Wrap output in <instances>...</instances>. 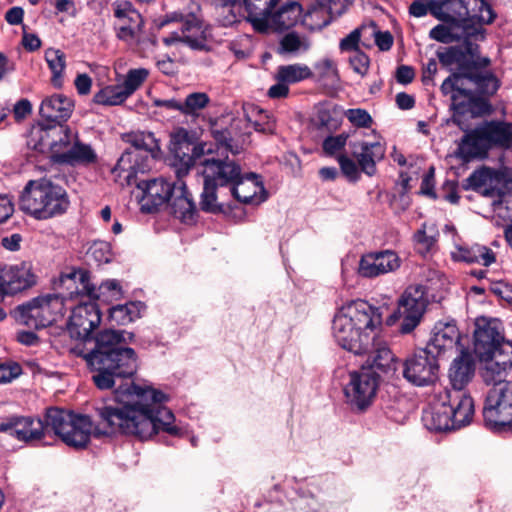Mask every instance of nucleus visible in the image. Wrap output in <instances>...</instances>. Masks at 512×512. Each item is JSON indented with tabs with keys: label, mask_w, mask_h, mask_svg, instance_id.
<instances>
[{
	"label": "nucleus",
	"mask_w": 512,
	"mask_h": 512,
	"mask_svg": "<svg viewBox=\"0 0 512 512\" xmlns=\"http://www.w3.org/2000/svg\"><path fill=\"white\" fill-rule=\"evenodd\" d=\"M133 337L131 332L105 329L96 336L95 347L83 356L94 372L92 379L97 388L111 389L117 380L125 382L115 389L113 403L96 408L105 429L94 427L89 416L74 414L61 439L66 445L85 448L91 435L113 433L132 435L140 440H147L159 431L181 435V429L173 424L174 414L163 406L167 396L150 386L127 381L138 369L136 352L124 346Z\"/></svg>",
	"instance_id": "f257e3e1"
},
{
	"label": "nucleus",
	"mask_w": 512,
	"mask_h": 512,
	"mask_svg": "<svg viewBox=\"0 0 512 512\" xmlns=\"http://www.w3.org/2000/svg\"><path fill=\"white\" fill-rule=\"evenodd\" d=\"M499 88L497 78L488 72L470 71L453 73L447 77L441 92L450 95L451 108L454 111L452 121L462 130H466L464 118H474L490 111V105L483 95H493Z\"/></svg>",
	"instance_id": "f03ea898"
},
{
	"label": "nucleus",
	"mask_w": 512,
	"mask_h": 512,
	"mask_svg": "<svg viewBox=\"0 0 512 512\" xmlns=\"http://www.w3.org/2000/svg\"><path fill=\"white\" fill-rule=\"evenodd\" d=\"M381 323L382 315L378 308L364 300H353L336 312L332 333L343 349L360 355L374 346L375 330Z\"/></svg>",
	"instance_id": "7ed1b4c3"
},
{
	"label": "nucleus",
	"mask_w": 512,
	"mask_h": 512,
	"mask_svg": "<svg viewBox=\"0 0 512 512\" xmlns=\"http://www.w3.org/2000/svg\"><path fill=\"white\" fill-rule=\"evenodd\" d=\"M69 206L65 190L48 179L31 180L20 197V207L37 219L64 213Z\"/></svg>",
	"instance_id": "20e7f679"
},
{
	"label": "nucleus",
	"mask_w": 512,
	"mask_h": 512,
	"mask_svg": "<svg viewBox=\"0 0 512 512\" xmlns=\"http://www.w3.org/2000/svg\"><path fill=\"white\" fill-rule=\"evenodd\" d=\"M458 146L459 154L465 159L485 157L492 147L508 148L512 144V123L492 120L484 121L468 131Z\"/></svg>",
	"instance_id": "39448f33"
},
{
	"label": "nucleus",
	"mask_w": 512,
	"mask_h": 512,
	"mask_svg": "<svg viewBox=\"0 0 512 512\" xmlns=\"http://www.w3.org/2000/svg\"><path fill=\"white\" fill-rule=\"evenodd\" d=\"M430 12L445 22L491 23L495 14L484 0H429Z\"/></svg>",
	"instance_id": "423d86ee"
},
{
	"label": "nucleus",
	"mask_w": 512,
	"mask_h": 512,
	"mask_svg": "<svg viewBox=\"0 0 512 512\" xmlns=\"http://www.w3.org/2000/svg\"><path fill=\"white\" fill-rule=\"evenodd\" d=\"M427 305L426 288L421 284L410 285L399 298L397 309L387 318V325L399 321V332L409 334L420 324Z\"/></svg>",
	"instance_id": "0eeeda50"
},
{
	"label": "nucleus",
	"mask_w": 512,
	"mask_h": 512,
	"mask_svg": "<svg viewBox=\"0 0 512 512\" xmlns=\"http://www.w3.org/2000/svg\"><path fill=\"white\" fill-rule=\"evenodd\" d=\"M64 312L63 297L57 294H48L19 305L16 309V318L24 325L40 329L61 319Z\"/></svg>",
	"instance_id": "6e6552de"
},
{
	"label": "nucleus",
	"mask_w": 512,
	"mask_h": 512,
	"mask_svg": "<svg viewBox=\"0 0 512 512\" xmlns=\"http://www.w3.org/2000/svg\"><path fill=\"white\" fill-rule=\"evenodd\" d=\"M463 187L480 192L486 197H498V203H502L507 194H512V168L482 167L465 180Z\"/></svg>",
	"instance_id": "1a4fd4ad"
},
{
	"label": "nucleus",
	"mask_w": 512,
	"mask_h": 512,
	"mask_svg": "<svg viewBox=\"0 0 512 512\" xmlns=\"http://www.w3.org/2000/svg\"><path fill=\"white\" fill-rule=\"evenodd\" d=\"M489 390L483 417L486 426L493 430H500L512 425V382H492Z\"/></svg>",
	"instance_id": "9d476101"
},
{
	"label": "nucleus",
	"mask_w": 512,
	"mask_h": 512,
	"mask_svg": "<svg viewBox=\"0 0 512 512\" xmlns=\"http://www.w3.org/2000/svg\"><path fill=\"white\" fill-rule=\"evenodd\" d=\"M127 142L132 148L126 150L114 167V171H128L127 178L132 172L144 170L148 164L138 163V159L148 162L149 159H155L160 153L159 141L151 132H134L127 135Z\"/></svg>",
	"instance_id": "9b49d317"
},
{
	"label": "nucleus",
	"mask_w": 512,
	"mask_h": 512,
	"mask_svg": "<svg viewBox=\"0 0 512 512\" xmlns=\"http://www.w3.org/2000/svg\"><path fill=\"white\" fill-rule=\"evenodd\" d=\"M170 23H178L179 29L173 31L165 39V43L170 45L176 42H183L193 50L203 51L207 49L206 36L199 19L193 15H183L173 12L161 18L158 22L160 28Z\"/></svg>",
	"instance_id": "f8f14e48"
},
{
	"label": "nucleus",
	"mask_w": 512,
	"mask_h": 512,
	"mask_svg": "<svg viewBox=\"0 0 512 512\" xmlns=\"http://www.w3.org/2000/svg\"><path fill=\"white\" fill-rule=\"evenodd\" d=\"M378 385L379 379L374 371L350 372L343 387L346 402L354 409L365 410L375 398Z\"/></svg>",
	"instance_id": "ddd939ff"
},
{
	"label": "nucleus",
	"mask_w": 512,
	"mask_h": 512,
	"mask_svg": "<svg viewBox=\"0 0 512 512\" xmlns=\"http://www.w3.org/2000/svg\"><path fill=\"white\" fill-rule=\"evenodd\" d=\"M403 366L404 378L415 386H428L438 379L437 358L425 348L408 357Z\"/></svg>",
	"instance_id": "4468645a"
},
{
	"label": "nucleus",
	"mask_w": 512,
	"mask_h": 512,
	"mask_svg": "<svg viewBox=\"0 0 512 512\" xmlns=\"http://www.w3.org/2000/svg\"><path fill=\"white\" fill-rule=\"evenodd\" d=\"M36 283L31 264L20 262L0 267V296H14Z\"/></svg>",
	"instance_id": "2eb2a0df"
},
{
	"label": "nucleus",
	"mask_w": 512,
	"mask_h": 512,
	"mask_svg": "<svg viewBox=\"0 0 512 512\" xmlns=\"http://www.w3.org/2000/svg\"><path fill=\"white\" fill-rule=\"evenodd\" d=\"M401 266V259L393 250H381L363 254L359 260L357 273L362 278L373 279L395 272Z\"/></svg>",
	"instance_id": "dca6fc26"
},
{
	"label": "nucleus",
	"mask_w": 512,
	"mask_h": 512,
	"mask_svg": "<svg viewBox=\"0 0 512 512\" xmlns=\"http://www.w3.org/2000/svg\"><path fill=\"white\" fill-rule=\"evenodd\" d=\"M137 188L141 191V196L139 197L141 210L146 213H153L167 204L176 186L160 177L140 181L137 183Z\"/></svg>",
	"instance_id": "f3484780"
},
{
	"label": "nucleus",
	"mask_w": 512,
	"mask_h": 512,
	"mask_svg": "<svg viewBox=\"0 0 512 512\" xmlns=\"http://www.w3.org/2000/svg\"><path fill=\"white\" fill-rule=\"evenodd\" d=\"M101 322V313L96 303L77 305L69 317L67 331L77 340H87Z\"/></svg>",
	"instance_id": "a211bd4d"
},
{
	"label": "nucleus",
	"mask_w": 512,
	"mask_h": 512,
	"mask_svg": "<svg viewBox=\"0 0 512 512\" xmlns=\"http://www.w3.org/2000/svg\"><path fill=\"white\" fill-rule=\"evenodd\" d=\"M113 11L116 18L117 37L129 45L137 43L143 24L140 13L127 1L115 2Z\"/></svg>",
	"instance_id": "6ab92c4d"
},
{
	"label": "nucleus",
	"mask_w": 512,
	"mask_h": 512,
	"mask_svg": "<svg viewBox=\"0 0 512 512\" xmlns=\"http://www.w3.org/2000/svg\"><path fill=\"white\" fill-rule=\"evenodd\" d=\"M201 164L203 181L217 187H229L239 178L241 167L228 158H205Z\"/></svg>",
	"instance_id": "aec40b11"
},
{
	"label": "nucleus",
	"mask_w": 512,
	"mask_h": 512,
	"mask_svg": "<svg viewBox=\"0 0 512 512\" xmlns=\"http://www.w3.org/2000/svg\"><path fill=\"white\" fill-rule=\"evenodd\" d=\"M481 377L486 384L503 381L502 378L512 367V342L504 341L491 351L487 359H482Z\"/></svg>",
	"instance_id": "412c9836"
},
{
	"label": "nucleus",
	"mask_w": 512,
	"mask_h": 512,
	"mask_svg": "<svg viewBox=\"0 0 512 512\" xmlns=\"http://www.w3.org/2000/svg\"><path fill=\"white\" fill-rule=\"evenodd\" d=\"M0 431L25 443L40 441L45 435L44 422L34 417H13L0 424Z\"/></svg>",
	"instance_id": "4be33fe9"
},
{
	"label": "nucleus",
	"mask_w": 512,
	"mask_h": 512,
	"mask_svg": "<svg viewBox=\"0 0 512 512\" xmlns=\"http://www.w3.org/2000/svg\"><path fill=\"white\" fill-rule=\"evenodd\" d=\"M189 132L184 128H179L173 135L172 140L175 145L174 153L181 162V167L177 170V175L181 178L189 168L195 164L197 158L205 153L211 152L206 144L194 145L189 141Z\"/></svg>",
	"instance_id": "5701e85b"
},
{
	"label": "nucleus",
	"mask_w": 512,
	"mask_h": 512,
	"mask_svg": "<svg viewBox=\"0 0 512 512\" xmlns=\"http://www.w3.org/2000/svg\"><path fill=\"white\" fill-rule=\"evenodd\" d=\"M232 196L239 202L245 204H259L266 200L267 194L260 176L255 173L242 175L230 188Z\"/></svg>",
	"instance_id": "b1692460"
},
{
	"label": "nucleus",
	"mask_w": 512,
	"mask_h": 512,
	"mask_svg": "<svg viewBox=\"0 0 512 512\" xmlns=\"http://www.w3.org/2000/svg\"><path fill=\"white\" fill-rule=\"evenodd\" d=\"M441 399L451 407V416L456 429L470 424L474 415V402L465 391L444 389Z\"/></svg>",
	"instance_id": "393cba45"
},
{
	"label": "nucleus",
	"mask_w": 512,
	"mask_h": 512,
	"mask_svg": "<svg viewBox=\"0 0 512 512\" xmlns=\"http://www.w3.org/2000/svg\"><path fill=\"white\" fill-rule=\"evenodd\" d=\"M61 132L64 134V138H60L61 145L65 147L70 146L65 152L58 155L62 163L75 165L95 162L97 156L90 145L81 143L78 140L71 143L75 137L67 127L61 126Z\"/></svg>",
	"instance_id": "a878e982"
},
{
	"label": "nucleus",
	"mask_w": 512,
	"mask_h": 512,
	"mask_svg": "<svg viewBox=\"0 0 512 512\" xmlns=\"http://www.w3.org/2000/svg\"><path fill=\"white\" fill-rule=\"evenodd\" d=\"M352 155L357 160L362 172L368 176L376 173V163L385 156V147L380 142H351Z\"/></svg>",
	"instance_id": "bb28decb"
},
{
	"label": "nucleus",
	"mask_w": 512,
	"mask_h": 512,
	"mask_svg": "<svg viewBox=\"0 0 512 512\" xmlns=\"http://www.w3.org/2000/svg\"><path fill=\"white\" fill-rule=\"evenodd\" d=\"M460 333L454 322H439L433 329V334L425 349L436 358L441 353L460 346Z\"/></svg>",
	"instance_id": "cd10ccee"
},
{
	"label": "nucleus",
	"mask_w": 512,
	"mask_h": 512,
	"mask_svg": "<svg viewBox=\"0 0 512 512\" xmlns=\"http://www.w3.org/2000/svg\"><path fill=\"white\" fill-rule=\"evenodd\" d=\"M504 341L495 324L485 320L477 321L474 331V352L480 361L487 359L491 351Z\"/></svg>",
	"instance_id": "c85d7f7f"
},
{
	"label": "nucleus",
	"mask_w": 512,
	"mask_h": 512,
	"mask_svg": "<svg viewBox=\"0 0 512 512\" xmlns=\"http://www.w3.org/2000/svg\"><path fill=\"white\" fill-rule=\"evenodd\" d=\"M451 407L441 399V391L434 396V401L424 411L423 421L429 430L448 431L454 430L455 422L451 416Z\"/></svg>",
	"instance_id": "c756f323"
},
{
	"label": "nucleus",
	"mask_w": 512,
	"mask_h": 512,
	"mask_svg": "<svg viewBox=\"0 0 512 512\" xmlns=\"http://www.w3.org/2000/svg\"><path fill=\"white\" fill-rule=\"evenodd\" d=\"M74 109V102L63 94L47 96L41 102L39 113L49 122L61 123L70 118Z\"/></svg>",
	"instance_id": "7c9ffc66"
},
{
	"label": "nucleus",
	"mask_w": 512,
	"mask_h": 512,
	"mask_svg": "<svg viewBox=\"0 0 512 512\" xmlns=\"http://www.w3.org/2000/svg\"><path fill=\"white\" fill-rule=\"evenodd\" d=\"M54 285L58 289L66 290L71 297L79 294L87 295L94 290V285L90 283V274L81 269L62 272Z\"/></svg>",
	"instance_id": "2f4dec72"
},
{
	"label": "nucleus",
	"mask_w": 512,
	"mask_h": 512,
	"mask_svg": "<svg viewBox=\"0 0 512 512\" xmlns=\"http://www.w3.org/2000/svg\"><path fill=\"white\" fill-rule=\"evenodd\" d=\"M474 372L475 365L472 355L462 347L460 355L453 360L449 369L451 390L463 391L464 387L472 380Z\"/></svg>",
	"instance_id": "473e14b6"
},
{
	"label": "nucleus",
	"mask_w": 512,
	"mask_h": 512,
	"mask_svg": "<svg viewBox=\"0 0 512 512\" xmlns=\"http://www.w3.org/2000/svg\"><path fill=\"white\" fill-rule=\"evenodd\" d=\"M242 3L247 12V19L254 29L259 32L267 31L277 0H242Z\"/></svg>",
	"instance_id": "72a5a7b5"
},
{
	"label": "nucleus",
	"mask_w": 512,
	"mask_h": 512,
	"mask_svg": "<svg viewBox=\"0 0 512 512\" xmlns=\"http://www.w3.org/2000/svg\"><path fill=\"white\" fill-rule=\"evenodd\" d=\"M173 215L184 223H193L197 216L196 204L184 182L179 180L171 198Z\"/></svg>",
	"instance_id": "f704fd0d"
},
{
	"label": "nucleus",
	"mask_w": 512,
	"mask_h": 512,
	"mask_svg": "<svg viewBox=\"0 0 512 512\" xmlns=\"http://www.w3.org/2000/svg\"><path fill=\"white\" fill-rule=\"evenodd\" d=\"M241 119H234L229 127L213 128L211 133L217 144L230 151L232 154H238L242 150V144L246 140V134L241 132Z\"/></svg>",
	"instance_id": "c9c22d12"
},
{
	"label": "nucleus",
	"mask_w": 512,
	"mask_h": 512,
	"mask_svg": "<svg viewBox=\"0 0 512 512\" xmlns=\"http://www.w3.org/2000/svg\"><path fill=\"white\" fill-rule=\"evenodd\" d=\"M465 44V48L451 46L443 51H438L437 57L439 62L449 69H452L453 66L457 67L459 70L457 73H470V58L474 48L470 42Z\"/></svg>",
	"instance_id": "e433bc0d"
},
{
	"label": "nucleus",
	"mask_w": 512,
	"mask_h": 512,
	"mask_svg": "<svg viewBox=\"0 0 512 512\" xmlns=\"http://www.w3.org/2000/svg\"><path fill=\"white\" fill-rule=\"evenodd\" d=\"M455 261H463L469 264L477 263L483 266H489L495 262V254L486 246L475 244L471 247L456 245L455 250L451 252Z\"/></svg>",
	"instance_id": "4c0bfd02"
},
{
	"label": "nucleus",
	"mask_w": 512,
	"mask_h": 512,
	"mask_svg": "<svg viewBox=\"0 0 512 512\" xmlns=\"http://www.w3.org/2000/svg\"><path fill=\"white\" fill-rule=\"evenodd\" d=\"M311 45L312 43L308 36L292 31L286 33L281 38L278 53L280 55L298 56L309 51Z\"/></svg>",
	"instance_id": "58836bf2"
},
{
	"label": "nucleus",
	"mask_w": 512,
	"mask_h": 512,
	"mask_svg": "<svg viewBox=\"0 0 512 512\" xmlns=\"http://www.w3.org/2000/svg\"><path fill=\"white\" fill-rule=\"evenodd\" d=\"M397 369V359L392 351L386 345L378 346L371 357L369 371H374L375 375L382 373L384 375H393Z\"/></svg>",
	"instance_id": "ea45409f"
},
{
	"label": "nucleus",
	"mask_w": 512,
	"mask_h": 512,
	"mask_svg": "<svg viewBox=\"0 0 512 512\" xmlns=\"http://www.w3.org/2000/svg\"><path fill=\"white\" fill-rule=\"evenodd\" d=\"M245 121H247L255 131L264 134H273L275 131V121L269 113L257 106H244Z\"/></svg>",
	"instance_id": "a19ab883"
},
{
	"label": "nucleus",
	"mask_w": 512,
	"mask_h": 512,
	"mask_svg": "<svg viewBox=\"0 0 512 512\" xmlns=\"http://www.w3.org/2000/svg\"><path fill=\"white\" fill-rule=\"evenodd\" d=\"M75 413L60 408L47 409L44 417L45 431L51 428L54 433L61 439L65 433V429L69 427V422L73 419Z\"/></svg>",
	"instance_id": "79ce46f5"
},
{
	"label": "nucleus",
	"mask_w": 512,
	"mask_h": 512,
	"mask_svg": "<svg viewBox=\"0 0 512 512\" xmlns=\"http://www.w3.org/2000/svg\"><path fill=\"white\" fill-rule=\"evenodd\" d=\"M45 60L51 70V83L55 88H61L64 82L66 55L59 49L49 48L45 51Z\"/></svg>",
	"instance_id": "37998d69"
},
{
	"label": "nucleus",
	"mask_w": 512,
	"mask_h": 512,
	"mask_svg": "<svg viewBox=\"0 0 512 512\" xmlns=\"http://www.w3.org/2000/svg\"><path fill=\"white\" fill-rule=\"evenodd\" d=\"M465 35V26L453 22L438 24L432 28L429 33L431 39L445 44L458 41Z\"/></svg>",
	"instance_id": "c03bdc74"
},
{
	"label": "nucleus",
	"mask_w": 512,
	"mask_h": 512,
	"mask_svg": "<svg viewBox=\"0 0 512 512\" xmlns=\"http://www.w3.org/2000/svg\"><path fill=\"white\" fill-rule=\"evenodd\" d=\"M316 1L317 6H313L312 8L307 10V13L304 16V21H307L308 18H318L319 16H323L325 14H329L331 16H340L345 11V9L351 4V1L349 0Z\"/></svg>",
	"instance_id": "a18cd8bd"
},
{
	"label": "nucleus",
	"mask_w": 512,
	"mask_h": 512,
	"mask_svg": "<svg viewBox=\"0 0 512 512\" xmlns=\"http://www.w3.org/2000/svg\"><path fill=\"white\" fill-rule=\"evenodd\" d=\"M313 76L309 66L301 63H294L279 66L276 73V79L289 84L298 83Z\"/></svg>",
	"instance_id": "49530a36"
},
{
	"label": "nucleus",
	"mask_w": 512,
	"mask_h": 512,
	"mask_svg": "<svg viewBox=\"0 0 512 512\" xmlns=\"http://www.w3.org/2000/svg\"><path fill=\"white\" fill-rule=\"evenodd\" d=\"M210 103V98L205 92H193L181 101V114L197 118Z\"/></svg>",
	"instance_id": "de8ad7c7"
},
{
	"label": "nucleus",
	"mask_w": 512,
	"mask_h": 512,
	"mask_svg": "<svg viewBox=\"0 0 512 512\" xmlns=\"http://www.w3.org/2000/svg\"><path fill=\"white\" fill-rule=\"evenodd\" d=\"M301 11L302 7L299 3L289 2L273 14L271 22L280 27L289 28L298 22Z\"/></svg>",
	"instance_id": "09e8293b"
},
{
	"label": "nucleus",
	"mask_w": 512,
	"mask_h": 512,
	"mask_svg": "<svg viewBox=\"0 0 512 512\" xmlns=\"http://www.w3.org/2000/svg\"><path fill=\"white\" fill-rule=\"evenodd\" d=\"M141 302H131L125 305H118L110 309V317L120 325L134 321L140 316Z\"/></svg>",
	"instance_id": "8fccbe9b"
},
{
	"label": "nucleus",
	"mask_w": 512,
	"mask_h": 512,
	"mask_svg": "<svg viewBox=\"0 0 512 512\" xmlns=\"http://www.w3.org/2000/svg\"><path fill=\"white\" fill-rule=\"evenodd\" d=\"M122 295V289L117 280L111 279L103 281L98 287L94 286L93 293L87 296L93 299H99L103 302L118 300Z\"/></svg>",
	"instance_id": "3c124183"
},
{
	"label": "nucleus",
	"mask_w": 512,
	"mask_h": 512,
	"mask_svg": "<svg viewBox=\"0 0 512 512\" xmlns=\"http://www.w3.org/2000/svg\"><path fill=\"white\" fill-rule=\"evenodd\" d=\"M127 95L122 89L120 84L117 85H111L106 86L105 88L101 89L98 93L94 96V102L101 105H120L122 104L126 99Z\"/></svg>",
	"instance_id": "603ef678"
},
{
	"label": "nucleus",
	"mask_w": 512,
	"mask_h": 512,
	"mask_svg": "<svg viewBox=\"0 0 512 512\" xmlns=\"http://www.w3.org/2000/svg\"><path fill=\"white\" fill-rule=\"evenodd\" d=\"M360 43L365 47H370V43L367 42V33L364 31V25L354 29L346 37L341 39L339 48L342 52H356L360 51Z\"/></svg>",
	"instance_id": "864d4df0"
},
{
	"label": "nucleus",
	"mask_w": 512,
	"mask_h": 512,
	"mask_svg": "<svg viewBox=\"0 0 512 512\" xmlns=\"http://www.w3.org/2000/svg\"><path fill=\"white\" fill-rule=\"evenodd\" d=\"M149 71L145 68L130 69L121 85L127 97H130L147 79Z\"/></svg>",
	"instance_id": "5fc2aeb1"
},
{
	"label": "nucleus",
	"mask_w": 512,
	"mask_h": 512,
	"mask_svg": "<svg viewBox=\"0 0 512 512\" xmlns=\"http://www.w3.org/2000/svg\"><path fill=\"white\" fill-rule=\"evenodd\" d=\"M364 31L367 33V42L374 38L375 44L381 51H388L393 45V37L390 32L378 30L375 22L364 25Z\"/></svg>",
	"instance_id": "6e6d98bb"
},
{
	"label": "nucleus",
	"mask_w": 512,
	"mask_h": 512,
	"mask_svg": "<svg viewBox=\"0 0 512 512\" xmlns=\"http://www.w3.org/2000/svg\"><path fill=\"white\" fill-rule=\"evenodd\" d=\"M217 186L203 181V191L201 194L200 207L203 211L209 213L220 212L222 207L217 201L216 190Z\"/></svg>",
	"instance_id": "4d7b16f0"
},
{
	"label": "nucleus",
	"mask_w": 512,
	"mask_h": 512,
	"mask_svg": "<svg viewBox=\"0 0 512 512\" xmlns=\"http://www.w3.org/2000/svg\"><path fill=\"white\" fill-rule=\"evenodd\" d=\"M316 122L319 129L331 133L336 131L341 125V118L339 115L327 108L319 109L316 115Z\"/></svg>",
	"instance_id": "13d9d810"
},
{
	"label": "nucleus",
	"mask_w": 512,
	"mask_h": 512,
	"mask_svg": "<svg viewBox=\"0 0 512 512\" xmlns=\"http://www.w3.org/2000/svg\"><path fill=\"white\" fill-rule=\"evenodd\" d=\"M315 69L320 80L329 81L334 84L339 80L338 70L334 62L330 59H323L315 64Z\"/></svg>",
	"instance_id": "bf43d9fd"
},
{
	"label": "nucleus",
	"mask_w": 512,
	"mask_h": 512,
	"mask_svg": "<svg viewBox=\"0 0 512 512\" xmlns=\"http://www.w3.org/2000/svg\"><path fill=\"white\" fill-rule=\"evenodd\" d=\"M348 140V135L341 133L336 136H328L322 143V149L326 155L333 156L340 152L345 147Z\"/></svg>",
	"instance_id": "052dcab7"
},
{
	"label": "nucleus",
	"mask_w": 512,
	"mask_h": 512,
	"mask_svg": "<svg viewBox=\"0 0 512 512\" xmlns=\"http://www.w3.org/2000/svg\"><path fill=\"white\" fill-rule=\"evenodd\" d=\"M88 254L98 263H108L111 259V248L105 241H96L90 246Z\"/></svg>",
	"instance_id": "680f3d73"
},
{
	"label": "nucleus",
	"mask_w": 512,
	"mask_h": 512,
	"mask_svg": "<svg viewBox=\"0 0 512 512\" xmlns=\"http://www.w3.org/2000/svg\"><path fill=\"white\" fill-rule=\"evenodd\" d=\"M345 114L347 119L355 126L368 128L372 123L370 114L364 109H348Z\"/></svg>",
	"instance_id": "e2e57ef3"
},
{
	"label": "nucleus",
	"mask_w": 512,
	"mask_h": 512,
	"mask_svg": "<svg viewBox=\"0 0 512 512\" xmlns=\"http://www.w3.org/2000/svg\"><path fill=\"white\" fill-rule=\"evenodd\" d=\"M426 224L423 225V228L418 230L414 235L415 242L421 246L422 252H427L431 249V247L435 244V231L433 227H429V230L432 232L431 234L427 233Z\"/></svg>",
	"instance_id": "0e129e2a"
},
{
	"label": "nucleus",
	"mask_w": 512,
	"mask_h": 512,
	"mask_svg": "<svg viewBox=\"0 0 512 512\" xmlns=\"http://www.w3.org/2000/svg\"><path fill=\"white\" fill-rule=\"evenodd\" d=\"M349 62L354 72L361 76H365L367 74L370 60L369 57L361 50L354 52V54L349 58Z\"/></svg>",
	"instance_id": "69168bd1"
},
{
	"label": "nucleus",
	"mask_w": 512,
	"mask_h": 512,
	"mask_svg": "<svg viewBox=\"0 0 512 512\" xmlns=\"http://www.w3.org/2000/svg\"><path fill=\"white\" fill-rule=\"evenodd\" d=\"M342 173L350 180H357L359 178V170L357 164L345 154L337 156Z\"/></svg>",
	"instance_id": "338daca9"
},
{
	"label": "nucleus",
	"mask_w": 512,
	"mask_h": 512,
	"mask_svg": "<svg viewBox=\"0 0 512 512\" xmlns=\"http://www.w3.org/2000/svg\"><path fill=\"white\" fill-rule=\"evenodd\" d=\"M441 197L451 204L458 203L459 195L457 192V184L454 181H447L442 187Z\"/></svg>",
	"instance_id": "774afa93"
}]
</instances>
